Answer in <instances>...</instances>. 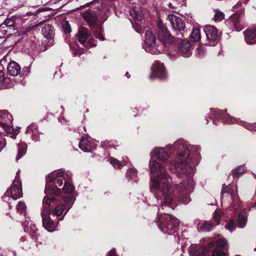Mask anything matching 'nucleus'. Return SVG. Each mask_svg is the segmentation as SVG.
<instances>
[{
    "mask_svg": "<svg viewBox=\"0 0 256 256\" xmlns=\"http://www.w3.org/2000/svg\"><path fill=\"white\" fill-rule=\"evenodd\" d=\"M90 33H78L76 36L79 42L84 46L91 48L96 45V40L90 35Z\"/></svg>",
    "mask_w": 256,
    "mask_h": 256,
    "instance_id": "obj_17",
    "label": "nucleus"
},
{
    "mask_svg": "<svg viewBox=\"0 0 256 256\" xmlns=\"http://www.w3.org/2000/svg\"><path fill=\"white\" fill-rule=\"evenodd\" d=\"M226 230L232 232L236 229V225L233 220H230L225 226Z\"/></svg>",
    "mask_w": 256,
    "mask_h": 256,
    "instance_id": "obj_45",
    "label": "nucleus"
},
{
    "mask_svg": "<svg viewBox=\"0 0 256 256\" xmlns=\"http://www.w3.org/2000/svg\"><path fill=\"white\" fill-rule=\"evenodd\" d=\"M6 144V140L4 138H0V152L4 148Z\"/></svg>",
    "mask_w": 256,
    "mask_h": 256,
    "instance_id": "obj_51",
    "label": "nucleus"
},
{
    "mask_svg": "<svg viewBox=\"0 0 256 256\" xmlns=\"http://www.w3.org/2000/svg\"><path fill=\"white\" fill-rule=\"evenodd\" d=\"M142 36V48L144 50L152 54H157L162 52V46H159L156 43V33H144Z\"/></svg>",
    "mask_w": 256,
    "mask_h": 256,
    "instance_id": "obj_10",
    "label": "nucleus"
},
{
    "mask_svg": "<svg viewBox=\"0 0 256 256\" xmlns=\"http://www.w3.org/2000/svg\"><path fill=\"white\" fill-rule=\"evenodd\" d=\"M101 146L102 148L106 149L111 146L110 144V142L108 140H105L101 142Z\"/></svg>",
    "mask_w": 256,
    "mask_h": 256,
    "instance_id": "obj_52",
    "label": "nucleus"
},
{
    "mask_svg": "<svg viewBox=\"0 0 256 256\" xmlns=\"http://www.w3.org/2000/svg\"><path fill=\"white\" fill-rule=\"evenodd\" d=\"M48 175L53 179V182L60 186L63 185L64 182V186L63 190L65 194H70L74 192V188L72 184L67 182L70 180L72 178V174L70 171H65L62 169L54 170Z\"/></svg>",
    "mask_w": 256,
    "mask_h": 256,
    "instance_id": "obj_5",
    "label": "nucleus"
},
{
    "mask_svg": "<svg viewBox=\"0 0 256 256\" xmlns=\"http://www.w3.org/2000/svg\"><path fill=\"white\" fill-rule=\"evenodd\" d=\"M19 172L20 171L18 170L16 172V176L11 188L7 190L6 192L2 197L4 200H6L4 199L6 198V197H10V194L12 198L14 200H17L22 196V182L18 178Z\"/></svg>",
    "mask_w": 256,
    "mask_h": 256,
    "instance_id": "obj_12",
    "label": "nucleus"
},
{
    "mask_svg": "<svg viewBox=\"0 0 256 256\" xmlns=\"http://www.w3.org/2000/svg\"><path fill=\"white\" fill-rule=\"evenodd\" d=\"M116 250L113 248L108 252V256H116Z\"/></svg>",
    "mask_w": 256,
    "mask_h": 256,
    "instance_id": "obj_54",
    "label": "nucleus"
},
{
    "mask_svg": "<svg viewBox=\"0 0 256 256\" xmlns=\"http://www.w3.org/2000/svg\"><path fill=\"white\" fill-rule=\"evenodd\" d=\"M50 210L49 208H42L41 212L42 225L48 232H52L56 230V222L50 218Z\"/></svg>",
    "mask_w": 256,
    "mask_h": 256,
    "instance_id": "obj_13",
    "label": "nucleus"
},
{
    "mask_svg": "<svg viewBox=\"0 0 256 256\" xmlns=\"http://www.w3.org/2000/svg\"><path fill=\"white\" fill-rule=\"evenodd\" d=\"M204 32H218L216 26L212 25H206L203 28Z\"/></svg>",
    "mask_w": 256,
    "mask_h": 256,
    "instance_id": "obj_44",
    "label": "nucleus"
},
{
    "mask_svg": "<svg viewBox=\"0 0 256 256\" xmlns=\"http://www.w3.org/2000/svg\"><path fill=\"white\" fill-rule=\"evenodd\" d=\"M132 27L136 32H140L142 30V26L140 22L135 21L134 22H132Z\"/></svg>",
    "mask_w": 256,
    "mask_h": 256,
    "instance_id": "obj_47",
    "label": "nucleus"
},
{
    "mask_svg": "<svg viewBox=\"0 0 256 256\" xmlns=\"http://www.w3.org/2000/svg\"><path fill=\"white\" fill-rule=\"evenodd\" d=\"M196 50L197 54L200 58L202 57L206 52L205 48L202 46H198Z\"/></svg>",
    "mask_w": 256,
    "mask_h": 256,
    "instance_id": "obj_46",
    "label": "nucleus"
},
{
    "mask_svg": "<svg viewBox=\"0 0 256 256\" xmlns=\"http://www.w3.org/2000/svg\"><path fill=\"white\" fill-rule=\"evenodd\" d=\"M62 27L64 32H71V26L67 20H64L62 22Z\"/></svg>",
    "mask_w": 256,
    "mask_h": 256,
    "instance_id": "obj_43",
    "label": "nucleus"
},
{
    "mask_svg": "<svg viewBox=\"0 0 256 256\" xmlns=\"http://www.w3.org/2000/svg\"><path fill=\"white\" fill-rule=\"evenodd\" d=\"M214 14L213 20L216 22H220L224 20L225 14L224 13L218 9L214 10Z\"/></svg>",
    "mask_w": 256,
    "mask_h": 256,
    "instance_id": "obj_32",
    "label": "nucleus"
},
{
    "mask_svg": "<svg viewBox=\"0 0 256 256\" xmlns=\"http://www.w3.org/2000/svg\"><path fill=\"white\" fill-rule=\"evenodd\" d=\"M244 38L247 44H256V33H244Z\"/></svg>",
    "mask_w": 256,
    "mask_h": 256,
    "instance_id": "obj_34",
    "label": "nucleus"
},
{
    "mask_svg": "<svg viewBox=\"0 0 256 256\" xmlns=\"http://www.w3.org/2000/svg\"><path fill=\"white\" fill-rule=\"evenodd\" d=\"M42 34L46 39L44 42L46 43L48 46H52L54 42V36L53 33H42Z\"/></svg>",
    "mask_w": 256,
    "mask_h": 256,
    "instance_id": "obj_35",
    "label": "nucleus"
},
{
    "mask_svg": "<svg viewBox=\"0 0 256 256\" xmlns=\"http://www.w3.org/2000/svg\"><path fill=\"white\" fill-rule=\"evenodd\" d=\"M0 118L4 120L3 122H7V121H8L9 122H12L13 120L12 116L4 110H0Z\"/></svg>",
    "mask_w": 256,
    "mask_h": 256,
    "instance_id": "obj_36",
    "label": "nucleus"
},
{
    "mask_svg": "<svg viewBox=\"0 0 256 256\" xmlns=\"http://www.w3.org/2000/svg\"><path fill=\"white\" fill-rule=\"evenodd\" d=\"M24 232H28L31 236H34L36 234V228L31 220H26L23 224Z\"/></svg>",
    "mask_w": 256,
    "mask_h": 256,
    "instance_id": "obj_28",
    "label": "nucleus"
},
{
    "mask_svg": "<svg viewBox=\"0 0 256 256\" xmlns=\"http://www.w3.org/2000/svg\"><path fill=\"white\" fill-rule=\"evenodd\" d=\"M126 76L128 78H129L130 77V74L128 72L126 74Z\"/></svg>",
    "mask_w": 256,
    "mask_h": 256,
    "instance_id": "obj_60",
    "label": "nucleus"
},
{
    "mask_svg": "<svg viewBox=\"0 0 256 256\" xmlns=\"http://www.w3.org/2000/svg\"><path fill=\"white\" fill-rule=\"evenodd\" d=\"M126 164V161L125 160V159L124 158V164Z\"/></svg>",
    "mask_w": 256,
    "mask_h": 256,
    "instance_id": "obj_63",
    "label": "nucleus"
},
{
    "mask_svg": "<svg viewBox=\"0 0 256 256\" xmlns=\"http://www.w3.org/2000/svg\"><path fill=\"white\" fill-rule=\"evenodd\" d=\"M196 226L197 229L200 232H208L212 230V227L215 226L210 221H200V220H196L194 222Z\"/></svg>",
    "mask_w": 256,
    "mask_h": 256,
    "instance_id": "obj_23",
    "label": "nucleus"
},
{
    "mask_svg": "<svg viewBox=\"0 0 256 256\" xmlns=\"http://www.w3.org/2000/svg\"><path fill=\"white\" fill-rule=\"evenodd\" d=\"M237 187L234 186L228 185L223 186L221 192V202H226L228 200H232V206L234 210H237L241 207V203L237 194Z\"/></svg>",
    "mask_w": 256,
    "mask_h": 256,
    "instance_id": "obj_7",
    "label": "nucleus"
},
{
    "mask_svg": "<svg viewBox=\"0 0 256 256\" xmlns=\"http://www.w3.org/2000/svg\"><path fill=\"white\" fill-rule=\"evenodd\" d=\"M149 168L151 173L154 174H157L156 176L152 177L150 178V188L151 191L153 190H157L152 186V180L156 179L158 177V175L162 173H166V172H162L163 170V166L162 164L158 162L156 160L153 159L152 158L150 160L148 164Z\"/></svg>",
    "mask_w": 256,
    "mask_h": 256,
    "instance_id": "obj_15",
    "label": "nucleus"
},
{
    "mask_svg": "<svg viewBox=\"0 0 256 256\" xmlns=\"http://www.w3.org/2000/svg\"><path fill=\"white\" fill-rule=\"evenodd\" d=\"M26 133L30 136L32 140L36 142L40 140V133L38 126L34 124H32L27 127Z\"/></svg>",
    "mask_w": 256,
    "mask_h": 256,
    "instance_id": "obj_24",
    "label": "nucleus"
},
{
    "mask_svg": "<svg viewBox=\"0 0 256 256\" xmlns=\"http://www.w3.org/2000/svg\"><path fill=\"white\" fill-rule=\"evenodd\" d=\"M16 208L18 212L21 214H25L26 210V206L24 202L20 201L16 205Z\"/></svg>",
    "mask_w": 256,
    "mask_h": 256,
    "instance_id": "obj_40",
    "label": "nucleus"
},
{
    "mask_svg": "<svg viewBox=\"0 0 256 256\" xmlns=\"http://www.w3.org/2000/svg\"><path fill=\"white\" fill-rule=\"evenodd\" d=\"M6 34V33H5V34ZM4 36V34H3V36H0V43L1 42H4L5 40L6 36Z\"/></svg>",
    "mask_w": 256,
    "mask_h": 256,
    "instance_id": "obj_56",
    "label": "nucleus"
},
{
    "mask_svg": "<svg viewBox=\"0 0 256 256\" xmlns=\"http://www.w3.org/2000/svg\"><path fill=\"white\" fill-rule=\"evenodd\" d=\"M151 158H156L160 161L164 162L169 158L168 154L165 151L163 148L158 147L154 148L150 152Z\"/></svg>",
    "mask_w": 256,
    "mask_h": 256,
    "instance_id": "obj_20",
    "label": "nucleus"
},
{
    "mask_svg": "<svg viewBox=\"0 0 256 256\" xmlns=\"http://www.w3.org/2000/svg\"><path fill=\"white\" fill-rule=\"evenodd\" d=\"M18 152L16 158V161H18L22 156L26 154L27 144L24 142H21L18 144Z\"/></svg>",
    "mask_w": 256,
    "mask_h": 256,
    "instance_id": "obj_29",
    "label": "nucleus"
},
{
    "mask_svg": "<svg viewBox=\"0 0 256 256\" xmlns=\"http://www.w3.org/2000/svg\"><path fill=\"white\" fill-rule=\"evenodd\" d=\"M54 28L53 27H52L50 25H48V26H44L42 30V32H52L53 30L52 29Z\"/></svg>",
    "mask_w": 256,
    "mask_h": 256,
    "instance_id": "obj_50",
    "label": "nucleus"
},
{
    "mask_svg": "<svg viewBox=\"0 0 256 256\" xmlns=\"http://www.w3.org/2000/svg\"><path fill=\"white\" fill-rule=\"evenodd\" d=\"M62 199L64 204H58L53 210L52 214H50L53 216L58 217L62 216V217L60 220L57 218V222L59 220H62L64 219V216L68 212L71 207V206L69 205L72 204L74 202L73 198L69 196H64Z\"/></svg>",
    "mask_w": 256,
    "mask_h": 256,
    "instance_id": "obj_11",
    "label": "nucleus"
},
{
    "mask_svg": "<svg viewBox=\"0 0 256 256\" xmlns=\"http://www.w3.org/2000/svg\"><path fill=\"white\" fill-rule=\"evenodd\" d=\"M222 215V212L220 210H215L214 218H213V223L215 226L218 225L220 224V221Z\"/></svg>",
    "mask_w": 256,
    "mask_h": 256,
    "instance_id": "obj_38",
    "label": "nucleus"
},
{
    "mask_svg": "<svg viewBox=\"0 0 256 256\" xmlns=\"http://www.w3.org/2000/svg\"><path fill=\"white\" fill-rule=\"evenodd\" d=\"M53 179L50 177V175L46 176V185L44 190V193L47 196H44L42 200V205L44 208H48L46 206H50L54 204L56 199L52 195L56 196L60 195L61 194V190L55 186H52L50 182H52Z\"/></svg>",
    "mask_w": 256,
    "mask_h": 256,
    "instance_id": "obj_9",
    "label": "nucleus"
},
{
    "mask_svg": "<svg viewBox=\"0 0 256 256\" xmlns=\"http://www.w3.org/2000/svg\"><path fill=\"white\" fill-rule=\"evenodd\" d=\"M130 13L132 17L136 21L140 22L144 18V14L138 10L132 9L130 10Z\"/></svg>",
    "mask_w": 256,
    "mask_h": 256,
    "instance_id": "obj_31",
    "label": "nucleus"
},
{
    "mask_svg": "<svg viewBox=\"0 0 256 256\" xmlns=\"http://www.w3.org/2000/svg\"><path fill=\"white\" fill-rule=\"evenodd\" d=\"M210 118L212 119L214 124H218L220 120H222V123L236 124L244 126L251 131L256 130V124H250L246 122L240 120V119L235 118L220 110L210 108Z\"/></svg>",
    "mask_w": 256,
    "mask_h": 256,
    "instance_id": "obj_3",
    "label": "nucleus"
},
{
    "mask_svg": "<svg viewBox=\"0 0 256 256\" xmlns=\"http://www.w3.org/2000/svg\"><path fill=\"white\" fill-rule=\"evenodd\" d=\"M158 226L160 230L164 234H174L176 232V227L179 225L178 220L162 212L160 208L158 209Z\"/></svg>",
    "mask_w": 256,
    "mask_h": 256,
    "instance_id": "obj_4",
    "label": "nucleus"
},
{
    "mask_svg": "<svg viewBox=\"0 0 256 256\" xmlns=\"http://www.w3.org/2000/svg\"><path fill=\"white\" fill-rule=\"evenodd\" d=\"M140 2L143 3V4H145L146 2V0H140Z\"/></svg>",
    "mask_w": 256,
    "mask_h": 256,
    "instance_id": "obj_61",
    "label": "nucleus"
},
{
    "mask_svg": "<svg viewBox=\"0 0 256 256\" xmlns=\"http://www.w3.org/2000/svg\"><path fill=\"white\" fill-rule=\"evenodd\" d=\"M156 26L159 30L160 32H168L166 26L163 23L159 16H158L156 20Z\"/></svg>",
    "mask_w": 256,
    "mask_h": 256,
    "instance_id": "obj_37",
    "label": "nucleus"
},
{
    "mask_svg": "<svg viewBox=\"0 0 256 256\" xmlns=\"http://www.w3.org/2000/svg\"><path fill=\"white\" fill-rule=\"evenodd\" d=\"M7 70L9 74L16 76L20 73V67L17 62L12 61L8 64Z\"/></svg>",
    "mask_w": 256,
    "mask_h": 256,
    "instance_id": "obj_27",
    "label": "nucleus"
},
{
    "mask_svg": "<svg viewBox=\"0 0 256 256\" xmlns=\"http://www.w3.org/2000/svg\"><path fill=\"white\" fill-rule=\"evenodd\" d=\"M58 121L62 123H64L65 120L62 118H58Z\"/></svg>",
    "mask_w": 256,
    "mask_h": 256,
    "instance_id": "obj_58",
    "label": "nucleus"
},
{
    "mask_svg": "<svg viewBox=\"0 0 256 256\" xmlns=\"http://www.w3.org/2000/svg\"><path fill=\"white\" fill-rule=\"evenodd\" d=\"M0 28H6V30L4 29V32H7L8 30H17L15 18H7L3 23L0 24Z\"/></svg>",
    "mask_w": 256,
    "mask_h": 256,
    "instance_id": "obj_25",
    "label": "nucleus"
},
{
    "mask_svg": "<svg viewBox=\"0 0 256 256\" xmlns=\"http://www.w3.org/2000/svg\"><path fill=\"white\" fill-rule=\"evenodd\" d=\"M4 80V73L2 70H0V89L2 88Z\"/></svg>",
    "mask_w": 256,
    "mask_h": 256,
    "instance_id": "obj_48",
    "label": "nucleus"
},
{
    "mask_svg": "<svg viewBox=\"0 0 256 256\" xmlns=\"http://www.w3.org/2000/svg\"><path fill=\"white\" fill-rule=\"evenodd\" d=\"M156 36L158 40L162 45V48H168L176 42V38L170 33H156Z\"/></svg>",
    "mask_w": 256,
    "mask_h": 256,
    "instance_id": "obj_16",
    "label": "nucleus"
},
{
    "mask_svg": "<svg viewBox=\"0 0 256 256\" xmlns=\"http://www.w3.org/2000/svg\"><path fill=\"white\" fill-rule=\"evenodd\" d=\"M152 74L150 76V78L154 77L153 74L160 80H164L168 77V72L163 63L158 60H156L152 68Z\"/></svg>",
    "mask_w": 256,
    "mask_h": 256,
    "instance_id": "obj_14",
    "label": "nucleus"
},
{
    "mask_svg": "<svg viewBox=\"0 0 256 256\" xmlns=\"http://www.w3.org/2000/svg\"><path fill=\"white\" fill-rule=\"evenodd\" d=\"M178 50L182 56L188 58L192 54V45L188 40H183L178 46Z\"/></svg>",
    "mask_w": 256,
    "mask_h": 256,
    "instance_id": "obj_19",
    "label": "nucleus"
},
{
    "mask_svg": "<svg viewBox=\"0 0 256 256\" xmlns=\"http://www.w3.org/2000/svg\"><path fill=\"white\" fill-rule=\"evenodd\" d=\"M8 121L7 122H0V126L5 130L7 134H11L10 136L12 139H15L16 136L19 133V130L18 128H14L12 127Z\"/></svg>",
    "mask_w": 256,
    "mask_h": 256,
    "instance_id": "obj_26",
    "label": "nucleus"
},
{
    "mask_svg": "<svg viewBox=\"0 0 256 256\" xmlns=\"http://www.w3.org/2000/svg\"><path fill=\"white\" fill-rule=\"evenodd\" d=\"M80 148L84 152H90L96 148V144L91 142L88 138H82L79 142Z\"/></svg>",
    "mask_w": 256,
    "mask_h": 256,
    "instance_id": "obj_22",
    "label": "nucleus"
},
{
    "mask_svg": "<svg viewBox=\"0 0 256 256\" xmlns=\"http://www.w3.org/2000/svg\"><path fill=\"white\" fill-rule=\"evenodd\" d=\"M126 177L128 180H132L134 182H137V171L134 168H130L127 170Z\"/></svg>",
    "mask_w": 256,
    "mask_h": 256,
    "instance_id": "obj_30",
    "label": "nucleus"
},
{
    "mask_svg": "<svg viewBox=\"0 0 256 256\" xmlns=\"http://www.w3.org/2000/svg\"><path fill=\"white\" fill-rule=\"evenodd\" d=\"M179 6V4L176 3V0H172V2L168 4V7L170 8L176 9Z\"/></svg>",
    "mask_w": 256,
    "mask_h": 256,
    "instance_id": "obj_49",
    "label": "nucleus"
},
{
    "mask_svg": "<svg viewBox=\"0 0 256 256\" xmlns=\"http://www.w3.org/2000/svg\"><path fill=\"white\" fill-rule=\"evenodd\" d=\"M203 34V42L202 44L210 46H214L219 42L220 34L219 33H202Z\"/></svg>",
    "mask_w": 256,
    "mask_h": 256,
    "instance_id": "obj_18",
    "label": "nucleus"
},
{
    "mask_svg": "<svg viewBox=\"0 0 256 256\" xmlns=\"http://www.w3.org/2000/svg\"><path fill=\"white\" fill-rule=\"evenodd\" d=\"M192 32H200V28H194Z\"/></svg>",
    "mask_w": 256,
    "mask_h": 256,
    "instance_id": "obj_57",
    "label": "nucleus"
},
{
    "mask_svg": "<svg viewBox=\"0 0 256 256\" xmlns=\"http://www.w3.org/2000/svg\"><path fill=\"white\" fill-rule=\"evenodd\" d=\"M101 12L99 10H88L82 14V17L88 23L93 32H102V22L100 20Z\"/></svg>",
    "mask_w": 256,
    "mask_h": 256,
    "instance_id": "obj_8",
    "label": "nucleus"
},
{
    "mask_svg": "<svg viewBox=\"0 0 256 256\" xmlns=\"http://www.w3.org/2000/svg\"><path fill=\"white\" fill-rule=\"evenodd\" d=\"M245 172L244 168L243 166H241L236 168L232 170V173L234 176L239 177L242 174Z\"/></svg>",
    "mask_w": 256,
    "mask_h": 256,
    "instance_id": "obj_41",
    "label": "nucleus"
},
{
    "mask_svg": "<svg viewBox=\"0 0 256 256\" xmlns=\"http://www.w3.org/2000/svg\"><path fill=\"white\" fill-rule=\"evenodd\" d=\"M238 226L240 228H244L247 222V216L246 214H240L238 218Z\"/></svg>",
    "mask_w": 256,
    "mask_h": 256,
    "instance_id": "obj_33",
    "label": "nucleus"
},
{
    "mask_svg": "<svg viewBox=\"0 0 256 256\" xmlns=\"http://www.w3.org/2000/svg\"><path fill=\"white\" fill-rule=\"evenodd\" d=\"M94 37L100 40H104V38L102 35V33H94Z\"/></svg>",
    "mask_w": 256,
    "mask_h": 256,
    "instance_id": "obj_53",
    "label": "nucleus"
},
{
    "mask_svg": "<svg viewBox=\"0 0 256 256\" xmlns=\"http://www.w3.org/2000/svg\"><path fill=\"white\" fill-rule=\"evenodd\" d=\"M166 148L176 153L175 162L171 170L176 173L178 177L184 176L178 184L170 185L172 178L169 174L162 173L156 179L152 180V188L163 196L162 208L174 209L173 204L176 199L182 204H188L191 199L189 196L194 186L192 178L195 172V166L200 158L199 146L191 145L184 139L176 140L172 144H168Z\"/></svg>",
    "mask_w": 256,
    "mask_h": 256,
    "instance_id": "obj_1",
    "label": "nucleus"
},
{
    "mask_svg": "<svg viewBox=\"0 0 256 256\" xmlns=\"http://www.w3.org/2000/svg\"><path fill=\"white\" fill-rule=\"evenodd\" d=\"M211 252L203 247L193 248L189 252L191 256H226L228 246L226 239L218 236L208 244Z\"/></svg>",
    "mask_w": 256,
    "mask_h": 256,
    "instance_id": "obj_2",
    "label": "nucleus"
},
{
    "mask_svg": "<svg viewBox=\"0 0 256 256\" xmlns=\"http://www.w3.org/2000/svg\"><path fill=\"white\" fill-rule=\"evenodd\" d=\"M242 2H238L233 6V10L235 11L230 17L226 20L225 24L230 30L239 32L242 29L240 23L242 16L244 14V9L242 8Z\"/></svg>",
    "mask_w": 256,
    "mask_h": 256,
    "instance_id": "obj_6",
    "label": "nucleus"
},
{
    "mask_svg": "<svg viewBox=\"0 0 256 256\" xmlns=\"http://www.w3.org/2000/svg\"><path fill=\"white\" fill-rule=\"evenodd\" d=\"M244 32H256V28L253 31H250L248 28L246 29L245 31Z\"/></svg>",
    "mask_w": 256,
    "mask_h": 256,
    "instance_id": "obj_59",
    "label": "nucleus"
},
{
    "mask_svg": "<svg viewBox=\"0 0 256 256\" xmlns=\"http://www.w3.org/2000/svg\"><path fill=\"white\" fill-rule=\"evenodd\" d=\"M190 38L191 41L194 42H196L200 40L201 38H202V42H203V34L202 35L201 33H190V36H189Z\"/></svg>",
    "mask_w": 256,
    "mask_h": 256,
    "instance_id": "obj_39",
    "label": "nucleus"
},
{
    "mask_svg": "<svg viewBox=\"0 0 256 256\" xmlns=\"http://www.w3.org/2000/svg\"><path fill=\"white\" fill-rule=\"evenodd\" d=\"M82 54V52H81L80 50H78L77 52L76 51L74 52V56H80V55Z\"/></svg>",
    "mask_w": 256,
    "mask_h": 256,
    "instance_id": "obj_55",
    "label": "nucleus"
},
{
    "mask_svg": "<svg viewBox=\"0 0 256 256\" xmlns=\"http://www.w3.org/2000/svg\"><path fill=\"white\" fill-rule=\"evenodd\" d=\"M154 198L156 202H158V198L157 196H154Z\"/></svg>",
    "mask_w": 256,
    "mask_h": 256,
    "instance_id": "obj_62",
    "label": "nucleus"
},
{
    "mask_svg": "<svg viewBox=\"0 0 256 256\" xmlns=\"http://www.w3.org/2000/svg\"><path fill=\"white\" fill-rule=\"evenodd\" d=\"M146 32H152V31H150V30H146Z\"/></svg>",
    "mask_w": 256,
    "mask_h": 256,
    "instance_id": "obj_64",
    "label": "nucleus"
},
{
    "mask_svg": "<svg viewBox=\"0 0 256 256\" xmlns=\"http://www.w3.org/2000/svg\"><path fill=\"white\" fill-rule=\"evenodd\" d=\"M168 18L172 28L175 30H178L180 32L184 30L185 24L180 18L174 15L168 16Z\"/></svg>",
    "mask_w": 256,
    "mask_h": 256,
    "instance_id": "obj_21",
    "label": "nucleus"
},
{
    "mask_svg": "<svg viewBox=\"0 0 256 256\" xmlns=\"http://www.w3.org/2000/svg\"><path fill=\"white\" fill-rule=\"evenodd\" d=\"M110 162L116 168H120L122 166V162L116 158H110Z\"/></svg>",
    "mask_w": 256,
    "mask_h": 256,
    "instance_id": "obj_42",
    "label": "nucleus"
}]
</instances>
